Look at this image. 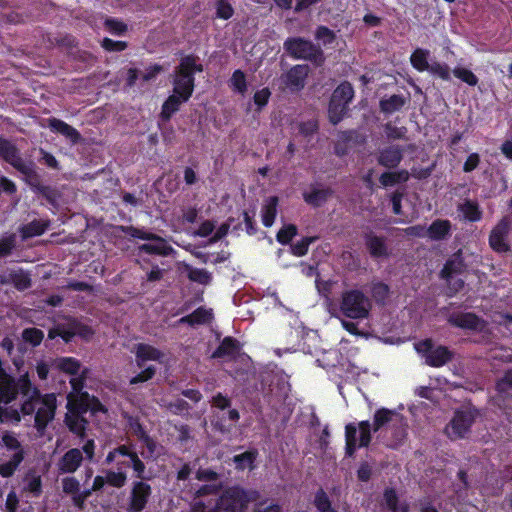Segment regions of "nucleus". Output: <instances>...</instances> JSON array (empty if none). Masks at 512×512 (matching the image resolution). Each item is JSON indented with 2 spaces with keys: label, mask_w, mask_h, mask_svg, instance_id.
Segmentation results:
<instances>
[{
  "label": "nucleus",
  "mask_w": 512,
  "mask_h": 512,
  "mask_svg": "<svg viewBox=\"0 0 512 512\" xmlns=\"http://www.w3.org/2000/svg\"><path fill=\"white\" fill-rule=\"evenodd\" d=\"M42 406L35 413L34 426L39 433H43L49 422L55 417L57 408L56 396L53 393L43 395Z\"/></svg>",
  "instance_id": "obj_10"
},
{
  "label": "nucleus",
  "mask_w": 512,
  "mask_h": 512,
  "mask_svg": "<svg viewBox=\"0 0 512 512\" xmlns=\"http://www.w3.org/2000/svg\"><path fill=\"white\" fill-rule=\"evenodd\" d=\"M148 235L154 236V238L146 239L153 243H144L138 246L139 254L145 253L148 255L157 256H169L174 252V249L168 242L158 234L148 232Z\"/></svg>",
  "instance_id": "obj_15"
},
{
  "label": "nucleus",
  "mask_w": 512,
  "mask_h": 512,
  "mask_svg": "<svg viewBox=\"0 0 512 512\" xmlns=\"http://www.w3.org/2000/svg\"><path fill=\"white\" fill-rule=\"evenodd\" d=\"M22 338L33 347L39 346L44 339V332L41 329L31 327L25 328L22 332Z\"/></svg>",
  "instance_id": "obj_55"
},
{
  "label": "nucleus",
  "mask_w": 512,
  "mask_h": 512,
  "mask_svg": "<svg viewBox=\"0 0 512 512\" xmlns=\"http://www.w3.org/2000/svg\"><path fill=\"white\" fill-rule=\"evenodd\" d=\"M28 178L30 179L28 184L33 192L42 196L51 205H55L57 203L59 193L55 188L41 184L37 174Z\"/></svg>",
  "instance_id": "obj_26"
},
{
  "label": "nucleus",
  "mask_w": 512,
  "mask_h": 512,
  "mask_svg": "<svg viewBox=\"0 0 512 512\" xmlns=\"http://www.w3.org/2000/svg\"><path fill=\"white\" fill-rule=\"evenodd\" d=\"M234 14V9L228 0H217L216 17L223 20L230 19Z\"/></svg>",
  "instance_id": "obj_64"
},
{
  "label": "nucleus",
  "mask_w": 512,
  "mask_h": 512,
  "mask_svg": "<svg viewBox=\"0 0 512 512\" xmlns=\"http://www.w3.org/2000/svg\"><path fill=\"white\" fill-rule=\"evenodd\" d=\"M106 482L114 488H122L127 482V473L124 471L107 470L105 472Z\"/></svg>",
  "instance_id": "obj_54"
},
{
  "label": "nucleus",
  "mask_w": 512,
  "mask_h": 512,
  "mask_svg": "<svg viewBox=\"0 0 512 512\" xmlns=\"http://www.w3.org/2000/svg\"><path fill=\"white\" fill-rule=\"evenodd\" d=\"M67 409L71 414L85 417L84 415L89 412L88 392H83L74 401H69L67 404Z\"/></svg>",
  "instance_id": "obj_45"
},
{
  "label": "nucleus",
  "mask_w": 512,
  "mask_h": 512,
  "mask_svg": "<svg viewBox=\"0 0 512 512\" xmlns=\"http://www.w3.org/2000/svg\"><path fill=\"white\" fill-rule=\"evenodd\" d=\"M271 97V91L265 87L261 90H257L253 95V102L256 105V111L261 112L262 109L268 104Z\"/></svg>",
  "instance_id": "obj_62"
},
{
  "label": "nucleus",
  "mask_w": 512,
  "mask_h": 512,
  "mask_svg": "<svg viewBox=\"0 0 512 512\" xmlns=\"http://www.w3.org/2000/svg\"><path fill=\"white\" fill-rule=\"evenodd\" d=\"M25 458L24 450L15 452L9 461L0 464V475L3 478H9L14 475L20 464Z\"/></svg>",
  "instance_id": "obj_41"
},
{
  "label": "nucleus",
  "mask_w": 512,
  "mask_h": 512,
  "mask_svg": "<svg viewBox=\"0 0 512 512\" xmlns=\"http://www.w3.org/2000/svg\"><path fill=\"white\" fill-rule=\"evenodd\" d=\"M48 126L53 132L65 136L72 143H78L81 139V134L77 129L58 118L48 119Z\"/></svg>",
  "instance_id": "obj_27"
},
{
  "label": "nucleus",
  "mask_w": 512,
  "mask_h": 512,
  "mask_svg": "<svg viewBox=\"0 0 512 512\" xmlns=\"http://www.w3.org/2000/svg\"><path fill=\"white\" fill-rule=\"evenodd\" d=\"M348 108H349L348 104L342 103V101H339L336 98L331 96L329 106H328L329 121L333 125H337L344 118L345 114L348 111Z\"/></svg>",
  "instance_id": "obj_38"
},
{
  "label": "nucleus",
  "mask_w": 512,
  "mask_h": 512,
  "mask_svg": "<svg viewBox=\"0 0 512 512\" xmlns=\"http://www.w3.org/2000/svg\"><path fill=\"white\" fill-rule=\"evenodd\" d=\"M307 74L308 67L306 65H295L287 71L283 82L291 89L301 90L305 86Z\"/></svg>",
  "instance_id": "obj_19"
},
{
  "label": "nucleus",
  "mask_w": 512,
  "mask_h": 512,
  "mask_svg": "<svg viewBox=\"0 0 512 512\" xmlns=\"http://www.w3.org/2000/svg\"><path fill=\"white\" fill-rule=\"evenodd\" d=\"M332 97L349 105L354 97V89L349 82H343L334 90Z\"/></svg>",
  "instance_id": "obj_48"
},
{
  "label": "nucleus",
  "mask_w": 512,
  "mask_h": 512,
  "mask_svg": "<svg viewBox=\"0 0 512 512\" xmlns=\"http://www.w3.org/2000/svg\"><path fill=\"white\" fill-rule=\"evenodd\" d=\"M283 49L293 59L310 61L315 65H322L325 61L321 47L303 37H288Z\"/></svg>",
  "instance_id": "obj_2"
},
{
  "label": "nucleus",
  "mask_w": 512,
  "mask_h": 512,
  "mask_svg": "<svg viewBox=\"0 0 512 512\" xmlns=\"http://www.w3.org/2000/svg\"><path fill=\"white\" fill-rule=\"evenodd\" d=\"M20 407L23 415H32L35 412L36 405L42 402L43 395L40 390L31 383V390Z\"/></svg>",
  "instance_id": "obj_36"
},
{
  "label": "nucleus",
  "mask_w": 512,
  "mask_h": 512,
  "mask_svg": "<svg viewBox=\"0 0 512 512\" xmlns=\"http://www.w3.org/2000/svg\"><path fill=\"white\" fill-rule=\"evenodd\" d=\"M313 504L318 512H338L323 488H319L314 496Z\"/></svg>",
  "instance_id": "obj_46"
},
{
  "label": "nucleus",
  "mask_w": 512,
  "mask_h": 512,
  "mask_svg": "<svg viewBox=\"0 0 512 512\" xmlns=\"http://www.w3.org/2000/svg\"><path fill=\"white\" fill-rule=\"evenodd\" d=\"M56 367L61 372L76 376L79 374L81 363L74 357H59L56 359Z\"/></svg>",
  "instance_id": "obj_44"
},
{
  "label": "nucleus",
  "mask_w": 512,
  "mask_h": 512,
  "mask_svg": "<svg viewBox=\"0 0 512 512\" xmlns=\"http://www.w3.org/2000/svg\"><path fill=\"white\" fill-rule=\"evenodd\" d=\"M152 496V487L147 481H133L131 484L127 512H142Z\"/></svg>",
  "instance_id": "obj_9"
},
{
  "label": "nucleus",
  "mask_w": 512,
  "mask_h": 512,
  "mask_svg": "<svg viewBox=\"0 0 512 512\" xmlns=\"http://www.w3.org/2000/svg\"><path fill=\"white\" fill-rule=\"evenodd\" d=\"M186 101L182 100V98L179 95L171 94L168 96V98L164 101L162 104L161 112H160V118L162 121H169L173 114L176 113L179 109L182 103H185Z\"/></svg>",
  "instance_id": "obj_35"
},
{
  "label": "nucleus",
  "mask_w": 512,
  "mask_h": 512,
  "mask_svg": "<svg viewBox=\"0 0 512 512\" xmlns=\"http://www.w3.org/2000/svg\"><path fill=\"white\" fill-rule=\"evenodd\" d=\"M257 457V449H250L244 453L234 455L232 461L235 464L237 470H245L246 468L252 470L255 467L254 463Z\"/></svg>",
  "instance_id": "obj_40"
},
{
  "label": "nucleus",
  "mask_w": 512,
  "mask_h": 512,
  "mask_svg": "<svg viewBox=\"0 0 512 512\" xmlns=\"http://www.w3.org/2000/svg\"><path fill=\"white\" fill-rule=\"evenodd\" d=\"M104 26L109 33L115 36H124L128 31V26L125 22L113 17L106 18Z\"/></svg>",
  "instance_id": "obj_49"
},
{
  "label": "nucleus",
  "mask_w": 512,
  "mask_h": 512,
  "mask_svg": "<svg viewBox=\"0 0 512 512\" xmlns=\"http://www.w3.org/2000/svg\"><path fill=\"white\" fill-rule=\"evenodd\" d=\"M83 459L84 457L80 449L71 448L59 459L58 469L61 473L72 474L82 465Z\"/></svg>",
  "instance_id": "obj_18"
},
{
  "label": "nucleus",
  "mask_w": 512,
  "mask_h": 512,
  "mask_svg": "<svg viewBox=\"0 0 512 512\" xmlns=\"http://www.w3.org/2000/svg\"><path fill=\"white\" fill-rule=\"evenodd\" d=\"M279 199L277 196H271L267 199L266 203L263 205L261 214H262V223L265 227H271L277 216V206Z\"/></svg>",
  "instance_id": "obj_39"
},
{
  "label": "nucleus",
  "mask_w": 512,
  "mask_h": 512,
  "mask_svg": "<svg viewBox=\"0 0 512 512\" xmlns=\"http://www.w3.org/2000/svg\"><path fill=\"white\" fill-rule=\"evenodd\" d=\"M405 98L399 94H393L387 99H381L380 110L385 114H392L402 109L405 105Z\"/></svg>",
  "instance_id": "obj_43"
},
{
  "label": "nucleus",
  "mask_w": 512,
  "mask_h": 512,
  "mask_svg": "<svg viewBox=\"0 0 512 512\" xmlns=\"http://www.w3.org/2000/svg\"><path fill=\"white\" fill-rule=\"evenodd\" d=\"M298 234V228L295 224L284 225L276 234V240L281 245H288Z\"/></svg>",
  "instance_id": "obj_51"
},
{
  "label": "nucleus",
  "mask_w": 512,
  "mask_h": 512,
  "mask_svg": "<svg viewBox=\"0 0 512 512\" xmlns=\"http://www.w3.org/2000/svg\"><path fill=\"white\" fill-rule=\"evenodd\" d=\"M315 39L321 42L323 46H328L335 42L336 34L327 26L319 25L315 31Z\"/></svg>",
  "instance_id": "obj_56"
},
{
  "label": "nucleus",
  "mask_w": 512,
  "mask_h": 512,
  "mask_svg": "<svg viewBox=\"0 0 512 512\" xmlns=\"http://www.w3.org/2000/svg\"><path fill=\"white\" fill-rule=\"evenodd\" d=\"M404 149L399 145H390L379 150L377 162L379 165L387 168L394 169L398 167L403 159Z\"/></svg>",
  "instance_id": "obj_17"
},
{
  "label": "nucleus",
  "mask_w": 512,
  "mask_h": 512,
  "mask_svg": "<svg viewBox=\"0 0 512 512\" xmlns=\"http://www.w3.org/2000/svg\"><path fill=\"white\" fill-rule=\"evenodd\" d=\"M495 389L499 396H505L512 391V369L506 370L504 375L497 380Z\"/></svg>",
  "instance_id": "obj_57"
},
{
  "label": "nucleus",
  "mask_w": 512,
  "mask_h": 512,
  "mask_svg": "<svg viewBox=\"0 0 512 512\" xmlns=\"http://www.w3.org/2000/svg\"><path fill=\"white\" fill-rule=\"evenodd\" d=\"M403 418L401 417L399 424H391L389 426V429L391 430V438L387 439L386 441H383V443L388 447L392 449H396L399 446L403 444L404 439L406 438V425L402 423Z\"/></svg>",
  "instance_id": "obj_37"
},
{
  "label": "nucleus",
  "mask_w": 512,
  "mask_h": 512,
  "mask_svg": "<svg viewBox=\"0 0 512 512\" xmlns=\"http://www.w3.org/2000/svg\"><path fill=\"white\" fill-rule=\"evenodd\" d=\"M452 224L447 219L434 220L426 230L427 237L432 241H442L451 235Z\"/></svg>",
  "instance_id": "obj_22"
},
{
  "label": "nucleus",
  "mask_w": 512,
  "mask_h": 512,
  "mask_svg": "<svg viewBox=\"0 0 512 512\" xmlns=\"http://www.w3.org/2000/svg\"><path fill=\"white\" fill-rule=\"evenodd\" d=\"M242 350L240 341L232 336H226L222 339L219 346L212 352V359H225L227 361L236 360Z\"/></svg>",
  "instance_id": "obj_12"
},
{
  "label": "nucleus",
  "mask_w": 512,
  "mask_h": 512,
  "mask_svg": "<svg viewBox=\"0 0 512 512\" xmlns=\"http://www.w3.org/2000/svg\"><path fill=\"white\" fill-rule=\"evenodd\" d=\"M390 288L383 282L373 283L371 287V295L374 301L379 305H384L389 297Z\"/></svg>",
  "instance_id": "obj_50"
},
{
  "label": "nucleus",
  "mask_w": 512,
  "mask_h": 512,
  "mask_svg": "<svg viewBox=\"0 0 512 512\" xmlns=\"http://www.w3.org/2000/svg\"><path fill=\"white\" fill-rule=\"evenodd\" d=\"M1 284H12L18 291H25L32 286L30 274L22 269L10 271L0 280Z\"/></svg>",
  "instance_id": "obj_25"
},
{
  "label": "nucleus",
  "mask_w": 512,
  "mask_h": 512,
  "mask_svg": "<svg viewBox=\"0 0 512 512\" xmlns=\"http://www.w3.org/2000/svg\"><path fill=\"white\" fill-rule=\"evenodd\" d=\"M396 416H398V414L395 410L384 407L377 409L373 415V423L371 424L373 426V432L381 433L384 428H389L393 418Z\"/></svg>",
  "instance_id": "obj_31"
},
{
  "label": "nucleus",
  "mask_w": 512,
  "mask_h": 512,
  "mask_svg": "<svg viewBox=\"0 0 512 512\" xmlns=\"http://www.w3.org/2000/svg\"><path fill=\"white\" fill-rule=\"evenodd\" d=\"M75 330V319H70L67 323L57 324L51 328L48 332L49 339H55L61 337L65 343H69L77 335Z\"/></svg>",
  "instance_id": "obj_29"
},
{
  "label": "nucleus",
  "mask_w": 512,
  "mask_h": 512,
  "mask_svg": "<svg viewBox=\"0 0 512 512\" xmlns=\"http://www.w3.org/2000/svg\"><path fill=\"white\" fill-rule=\"evenodd\" d=\"M198 60L199 57L194 54L182 57L175 73L180 74L183 78L195 79V74L204 70L203 65L197 62Z\"/></svg>",
  "instance_id": "obj_21"
},
{
  "label": "nucleus",
  "mask_w": 512,
  "mask_h": 512,
  "mask_svg": "<svg viewBox=\"0 0 512 512\" xmlns=\"http://www.w3.org/2000/svg\"><path fill=\"white\" fill-rule=\"evenodd\" d=\"M381 506L388 512H409L410 507L406 501H400L397 491L393 487H387L383 491Z\"/></svg>",
  "instance_id": "obj_20"
},
{
  "label": "nucleus",
  "mask_w": 512,
  "mask_h": 512,
  "mask_svg": "<svg viewBox=\"0 0 512 512\" xmlns=\"http://www.w3.org/2000/svg\"><path fill=\"white\" fill-rule=\"evenodd\" d=\"M50 226L49 220L34 219L31 222L20 227V233L23 239H29L41 236Z\"/></svg>",
  "instance_id": "obj_32"
},
{
  "label": "nucleus",
  "mask_w": 512,
  "mask_h": 512,
  "mask_svg": "<svg viewBox=\"0 0 512 512\" xmlns=\"http://www.w3.org/2000/svg\"><path fill=\"white\" fill-rule=\"evenodd\" d=\"M188 278L190 281L201 284L209 285L212 281V274L206 269L202 268H189Z\"/></svg>",
  "instance_id": "obj_52"
},
{
  "label": "nucleus",
  "mask_w": 512,
  "mask_h": 512,
  "mask_svg": "<svg viewBox=\"0 0 512 512\" xmlns=\"http://www.w3.org/2000/svg\"><path fill=\"white\" fill-rule=\"evenodd\" d=\"M508 232L509 224L506 219H501L491 230L489 245L495 252L505 253L509 251L510 247L506 240Z\"/></svg>",
  "instance_id": "obj_14"
},
{
  "label": "nucleus",
  "mask_w": 512,
  "mask_h": 512,
  "mask_svg": "<svg viewBox=\"0 0 512 512\" xmlns=\"http://www.w3.org/2000/svg\"><path fill=\"white\" fill-rule=\"evenodd\" d=\"M31 390V380L28 373L15 379L3 368L0 369V404H9L16 400L18 394L28 396Z\"/></svg>",
  "instance_id": "obj_4"
},
{
  "label": "nucleus",
  "mask_w": 512,
  "mask_h": 512,
  "mask_svg": "<svg viewBox=\"0 0 512 512\" xmlns=\"http://www.w3.org/2000/svg\"><path fill=\"white\" fill-rule=\"evenodd\" d=\"M458 211L464 220L468 222H478L483 217V211L477 201L465 199L463 203L458 205Z\"/></svg>",
  "instance_id": "obj_30"
},
{
  "label": "nucleus",
  "mask_w": 512,
  "mask_h": 512,
  "mask_svg": "<svg viewBox=\"0 0 512 512\" xmlns=\"http://www.w3.org/2000/svg\"><path fill=\"white\" fill-rule=\"evenodd\" d=\"M467 265L463 257L461 249L453 253L444 263L443 268L439 273L442 280H448L454 275L463 274L466 271Z\"/></svg>",
  "instance_id": "obj_16"
},
{
  "label": "nucleus",
  "mask_w": 512,
  "mask_h": 512,
  "mask_svg": "<svg viewBox=\"0 0 512 512\" xmlns=\"http://www.w3.org/2000/svg\"><path fill=\"white\" fill-rule=\"evenodd\" d=\"M363 240L372 258L381 259L389 257L390 252L384 236H378L373 231H368L363 234Z\"/></svg>",
  "instance_id": "obj_13"
},
{
  "label": "nucleus",
  "mask_w": 512,
  "mask_h": 512,
  "mask_svg": "<svg viewBox=\"0 0 512 512\" xmlns=\"http://www.w3.org/2000/svg\"><path fill=\"white\" fill-rule=\"evenodd\" d=\"M373 426L368 420L348 423L345 426V455L353 457L359 448H367L372 440Z\"/></svg>",
  "instance_id": "obj_5"
},
{
  "label": "nucleus",
  "mask_w": 512,
  "mask_h": 512,
  "mask_svg": "<svg viewBox=\"0 0 512 512\" xmlns=\"http://www.w3.org/2000/svg\"><path fill=\"white\" fill-rule=\"evenodd\" d=\"M414 347L417 353L425 359V364L430 367H442L454 358L453 351L443 345L435 346L430 338L415 343Z\"/></svg>",
  "instance_id": "obj_6"
},
{
  "label": "nucleus",
  "mask_w": 512,
  "mask_h": 512,
  "mask_svg": "<svg viewBox=\"0 0 512 512\" xmlns=\"http://www.w3.org/2000/svg\"><path fill=\"white\" fill-rule=\"evenodd\" d=\"M130 466L134 471L135 478H137L136 481H147L150 479L145 475L146 465L137 453L130 459Z\"/></svg>",
  "instance_id": "obj_60"
},
{
  "label": "nucleus",
  "mask_w": 512,
  "mask_h": 512,
  "mask_svg": "<svg viewBox=\"0 0 512 512\" xmlns=\"http://www.w3.org/2000/svg\"><path fill=\"white\" fill-rule=\"evenodd\" d=\"M239 419L240 413L235 408L229 409L227 412H216L213 410L211 415V425L215 431L221 434H226L231 432L235 423H237Z\"/></svg>",
  "instance_id": "obj_11"
},
{
  "label": "nucleus",
  "mask_w": 512,
  "mask_h": 512,
  "mask_svg": "<svg viewBox=\"0 0 512 512\" xmlns=\"http://www.w3.org/2000/svg\"><path fill=\"white\" fill-rule=\"evenodd\" d=\"M319 130V124L316 119H309L298 124V131L303 137H311Z\"/></svg>",
  "instance_id": "obj_63"
},
{
  "label": "nucleus",
  "mask_w": 512,
  "mask_h": 512,
  "mask_svg": "<svg viewBox=\"0 0 512 512\" xmlns=\"http://www.w3.org/2000/svg\"><path fill=\"white\" fill-rule=\"evenodd\" d=\"M428 71L444 81L451 80L450 68L446 63L434 61L433 63L430 64V68L428 69Z\"/></svg>",
  "instance_id": "obj_61"
},
{
  "label": "nucleus",
  "mask_w": 512,
  "mask_h": 512,
  "mask_svg": "<svg viewBox=\"0 0 512 512\" xmlns=\"http://www.w3.org/2000/svg\"><path fill=\"white\" fill-rule=\"evenodd\" d=\"M448 323L454 327L476 330L478 329L480 319L472 312L453 313L448 318Z\"/></svg>",
  "instance_id": "obj_23"
},
{
  "label": "nucleus",
  "mask_w": 512,
  "mask_h": 512,
  "mask_svg": "<svg viewBox=\"0 0 512 512\" xmlns=\"http://www.w3.org/2000/svg\"><path fill=\"white\" fill-rule=\"evenodd\" d=\"M259 497L253 489H245L239 485L227 487L219 497L217 506L225 512H246L251 502Z\"/></svg>",
  "instance_id": "obj_1"
},
{
  "label": "nucleus",
  "mask_w": 512,
  "mask_h": 512,
  "mask_svg": "<svg viewBox=\"0 0 512 512\" xmlns=\"http://www.w3.org/2000/svg\"><path fill=\"white\" fill-rule=\"evenodd\" d=\"M212 318L213 314L211 310H208L204 307H198L192 313L183 316L179 320V322L183 324H188L190 326H195L209 323Z\"/></svg>",
  "instance_id": "obj_34"
},
{
  "label": "nucleus",
  "mask_w": 512,
  "mask_h": 512,
  "mask_svg": "<svg viewBox=\"0 0 512 512\" xmlns=\"http://www.w3.org/2000/svg\"><path fill=\"white\" fill-rule=\"evenodd\" d=\"M229 85L233 91H235L241 95H245V93L248 90L245 73L240 69H236L232 73V76L229 80Z\"/></svg>",
  "instance_id": "obj_47"
},
{
  "label": "nucleus",
  "mask_w": 512,
  "mask_h": 512,
  "mask_svg": "<svg viewBox=\"0 0 512 512\" xmlns=\"http://www.w3.org/2000/svg\"><path fill=\"white\" fill-rule=\"evenodd\" d=\"M64 422L69 431L78 436L80 439H84L86 437V429L89 422L85 417L68 412L65 415Z\"/></svg>",
  "instance_id": "obj_33"
},
{
  "label": "nucleus",
  "mask_w": 512,
  "mask_h": 512,
  "mask_svg": "<svg viewBox=\"0 0 512 512\" xmlns=\"http://www.w3.org/2000/svg\"><path fill=\"white\" fill-rule=\"evenodd\" d=\"M195 88V79L189 77L183 78L180 74L175 73L173 80V93L179 95L182 100L188 101Z\"/></svg>",
  "instance_id": "obj_28"
},
{
  "label": "nucleus",
  "mask_w": 512,
  "mask_h": 512,
  "mask_svg": "<svg viewBox=\"0 0 512 512\" xmlns=\"http://www.w3.org/2000/svg\"><path fill=\"white\" fill-rule=\"evenodd\" d=\"M211 407L212 409H217V412L226 411L231 408L232 400L229 396L224 395L221 392H217L215 395L211 398Z\"/></svg>",
  "instance_id": "obj_59"
},
{
  "label": "nucleus",
  "mask_w": 512,
  "mask_h": 512,
  "mask_svg": "<svg viewBox=\"0 0 512 512\" xmlns=\"http://www.w3.org/2000/svg\"><path fill=\"white\" fill-rule=\"evenodd\" d=\"M135 356L137 366L142 368L146 361H160L163 353L152 345L139 343L136 345Z\"/></svg>",
  "instance_id": "obj_24"
},
{
  "label": "nucleus",
  "mask_w": 512,
  "mask_h": 512,
  "mask_svg": "<svg viewBox=\"0 0 512 512\" xmlns=\"http://www.w3.org/2000/svg\"><path fill=\"white\" fill-rule=\"evenodd\" d=\"M476 416L477 410L475 409H457L446 427V433L453 440L465 438L470 432Z\"/></svg>",
  "instance_id": "obj_8"
},
{
  "label": "nucleus",
  "mask_w": 512,
  "mask_h": 512,
  "mask_svg": "<svg viewBox=\"0 0 512 512\" xmlns=\"http://www.w3.org/2000/svg\"><path fill=\"white\" fill-rule=\"evenodd\" d=\"M372 308L370 299L359 289L346 290L341 295L340 311L350 319H365Z\"/></svg>",
  "instance_id": "obj_3"
},
{
  "label": "nucleus",
  "mask_w": 512,
  "mask_h": 512,
  "mask_svg": "<svg viewBox=\"0 0 512 512\" xmlns=\"http://www.w3.org/2000/svg\"><path fill=\"white\" fill-rule=\"evenodd\" d=\"M453 75L461 80L462 82L466 83L469 86H476L478 84V77L469 69L465 67L456 66L452 70Z\"/></svg>",
  "instance_id": "obj_53"
},
{
  "label": "nucleus",
  "mask_w": 512,
  "mask_h": 512,
  "mask_svg": "<svg viewBox=\"0 0 512 512\" xmlns=\"http://www.w3.org/2000/svg\"><path fill=\"white\" fill-rule=\"evenodd\" d=\"M0 157L25 177L36 175L34 164L32 162H26L21 157L17 146L2 136H0Z\"/></svg>",
  "instance_id": "obj_7"
},
{
  "label": "nucleus",
  "mask_w": 512,
  "mask_h": 512,
  "mask_svg": "<svg viewBox=\"0 0 512 512\" xmlns=\"http://www.w3.org/2000/svg\"><path fill=\"white\" fill-rule=\"evenodd\" d=\"M430 51L423 48H416L411 56L410 62L412 67L418 72L428 71L430 64L428 62Z\"/></svg>",
  "instance_id": "obj_42"
},
{
  "label": "nucleus",
  "mask_w": 512,
  "mask_h": 512,
  "mask_svg": "<svg viewBox=\"0 0 512 512\" xmlns=\"http://www.w3.org/2000/svg\"><path fill=\"white\" fill-rule=\"evenodd\" d=\"M316 240L315 237H303L300 241L290 244L291 253L296 257H303L308 253L309 246Z\"/></svg>",
  "instance_id": "obj_58"
}]
</instances>
